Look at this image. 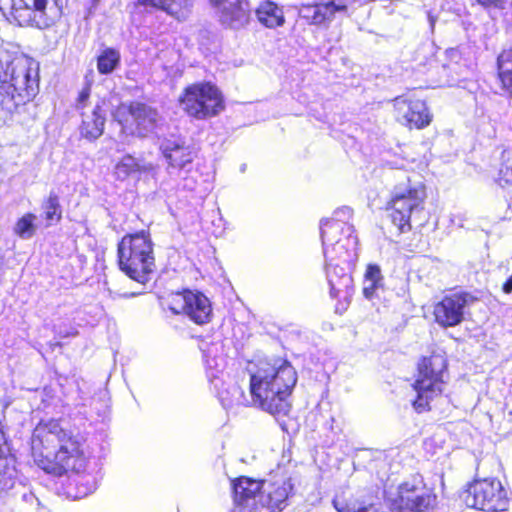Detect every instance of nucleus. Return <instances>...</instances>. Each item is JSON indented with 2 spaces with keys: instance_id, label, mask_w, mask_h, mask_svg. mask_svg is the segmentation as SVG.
<instances>
[{
  "instance_id": "f257e3e1",
  "label": "nucleus",
  "mask_w": 512,
  "mask_h": 512,
  "mask_svg": "<svg viewBox=\"0 0 512 512\" xmlns=\"http://www.w3.org/2000/svg\"><path fill=\"white\" fill-rule=\"evenodd\" d=\"M31 456L37 467L55 477L86 471V440L63 427L60 420H41L31 437Z\"/></svg>"
},
{
  "instance_id": "f03ea898",
  "label": "nucleus",
  "mask_w": 512,
  "mask_h": 512,
  "mask_svg": "<svg viewBox=\"0 0 512 512\" xmlns=\"http://www.w3.org/2000/svg\"><path fill=\"white\" fill-rule=\"evenodd\" d=\"M325 268L332 297L353 289L352 272L357 259L358 238L351 224L336 218L321 223Z\"/></svg>"
},
{
  "instance_id": "7ed1b4c3",
  "label": "nucleus",
  "mask_w": 512,
  "mask_h": 512,
  "mask_svg": "<svg viewBox=\"0 0 512 512\" xmlns=\"http://www.w3.org/2000/svg\"><path fill=\"white\" fill-rule=\"evenodd\" d=\"M297 379V372L288 360L279 357L262 359L250 375L252 400L273 416H286L292 407L290 397Z\"/></svg>"
},
{
  "instance_id": "20e7f679",
  "label": "nucleus",
  "mask_w": 512,
  "mask_h": 512,
  "mask_svg": "<svg viewBox=\"0 0 512 512\" xmlns=\"http://www.w3.org/2000/svg\"><path fill=\"white\" fill-rule=\"evenodd\" d=\"M39 64L27 55L0 61V106L9 114L31 102L39 91Z\"/></svg>"
},
{
  "instance_id": "39448f33",
  "label": "nucleus",
  "mask_w": 512,
  "mask_h": 512,
  "mask_svg": "<svg viewBox=\"0 0 512 512\" xmlns=\"http://www.w3.org/2000/svg\"><path fill=\"white\" fill-rule=\"evenodd\" d=\"M428 190L424 182L408 176L400 179L390 190L384 211L398 234L409 233L413 223L424 220Z\"/></svg>"
},
{
  "instance_id": "423d86ee",
  "label": "nucleus",
  "mask_w": 512,
  "mask_h": 512,
  "mask_svg": "<svg viewBox=\"0 0 512 512\" xmlns=\"http://www.w3.org/2000/svg\"><path fill=\"white\" fill-rule=\"evenodd\" d=\"M117 265L130 280L146 285L157 270L155 244L149 230L127 233L117 243Z\"/></svg>"
},
{
  "instance_id": "0eeeda50",
  "label": "nucleus",
  "mask_w": 512,
  "mask_h": 512,
  "mask_svg": "<svg viewBox=\"0 0 512 512\" xmlns=\"http://www.w3.org/2000/svg\"><path fill=\"white\" fill-rule=\"evenodd\" d=\"M447 374L448 359L444 352L434 350L419 358L415 379L411 385L415 391L411 406L417 414L432 411L442 398Z\"/></svg>"
},
{
  "instance_id": "6e6552de",
  "label": "nucleus",
  "mask_w": 512,
  "mask_h": 512,
  "mask_svg": "<svg viewBox=\"0 0 512 512\" xmlns=\"http://www.w3.org/2000/svg\"><path fill=\"white\" fill-rule=\"evenodd\" d=\"M183 112L190 118L206 120L225 110V98L220 88L210 81L185 86L178 97Z\"/></svg>"
},
{
  "instance_id": "1a4fd4ad",
  "label": "nucleus",
  "mask_w": 512,
  "mask_h": 512,
  "mask_svg": "<svg viewBox=\"0 0 512 512\" xmlns=\"http://www.w3.org/2000/svg\"><path fill=\"white\" fill-rule=\"evenodd\" d=\"M120 132L126 136L146 138L160 125L158 109L146 101L133 100L119 103L111 112Z\"/></svg>"
},
{
  "instance_id": "9d476101",
  "label": "nucleus",
  "mask_w": 512,
  "mask_h": 512,
  "mask_svg": "<svg viewBox=\"0 0 512 512\" xmlns=\"http://www.w3.org/2000/svg\"><path fill=\"white\" fill-rule=\"evenodd\" d=\"M460 497L466 507L484 512L507 511L510 505L508 492L496 477L472 480L466 484Z\"/></svg>"
},
{
  "instance_id": "9b49d317",
  "label": "nucleus",
  "mask_w": 512,
  "mask_h": 512,
  "mask_svg": "<svg viewBox=\"0 0 512 512\" xmlns=\"http://www.w3.org/2000/svg\"><path fill=\"white\" fill-rule=\"evenodd\" d=\"M165 305L173 315L185 316L199 326L210 323L213 318L209 298L198 290L182 289L172 292L167 296Z\"/></svg>"
},
{
  "instance_id": "f8f14e48",
  "label": "nucleus",
  "mask_w": 512,
  "mask_h": 512,
  "mask_svg": "<svg viewBox=\"0 0 512 512\" xmlns=\"http://www.w3.org/2000/svg\"><path fill=\"white\" fill-rule=\"evenodd\" d=\"M391 104L395 121L407 130H423L433 122L428 102L413 91L396 96Z\"/></svg>"
},
{
  "instance_id": "ddd939ff",
  "label": "nucleus",
  "mask_w": 512,
  "mask_h": 512,
  "mask_svg": "<svg viewBox=\"0 0 512 512\" xmlns=\"http://www.w3.org/2000/svg\"><path fill=\"white\" fill-rule=\"evenodd\" d=\"M437 506V495L424 485L410 481L402 482L395 497L391 500V509L395 512H430Z\"/></svg>"
},
{
  "instance_id": "4468645a",
  "label": "nucleus",
  "mask_w": 512,
  "mask_h": 512,
  "mask_svg": "<svg viewBox=\"0 0 512 512\" xmlns=\"http://www.w3.org/2000/svg\"><path fill=\"white\" fill-rule=\"evenodd\" d=\"M475 298L466 291H457L444 295L433 305L434 322L441 328L455 327L464 320L465 310Z\"/></svg>"
},
{
  "instance_id": "2eb2a0df",
  "label": "nucleus",
  "mask_w": 512,
  "mask_h": 512,
  "mask_svg": "<svg viewBox=\"0 0 512 512\" xmlns=\"http://www.w3.org/2000/svg\"><path fill=\"white\" fill-rule=\"evenodd\" d=\"M260 505L268 512H282L293 495L294 485L285 472H271L263 479Z\"/></svg>"
},
{
  "instance_id": "dca6fc26",
  "label": "nucleus",
  "mask_w": 512,
  "mask_h": 512,
  "mask_svg": "<svg viewBox=\"0 0 512 512\" xmlns=\"http://www.w3.org/2000/svg\"><path fill=\"white\" fill-rule=\"evenodd\" d=\"M263 481L248 476H239L231 479V493L235 507L242 512H251L257 509L256 499L261 497Z\"/></svg>"
},
{
  "instance_id": "f3484780",
  "label": "nucleus",
  "mask_w": 512,
  "mask_h": 512,
  "mask_svg": "<svg viewBox=\"0 0 512 512\" xmlns=\"http://www.w3.org/2000/svg\"><path fill=\"white\" fill-rule=\"evenodd\" d=\"M348 6L346 4H336L334 0L326 2H315L301 4L299 16L308 25L323 26L330 23L336 13H346Z\"/></svg>"
},
{
  "instance_id": "a211bd4d",
  "label": "nucleus",
  "mask_w": 512,
  "mask_h": 512,
  "mask_svg": "<svg viewBox=\"0 0 512 512\" xmlns=\"http://www.w3.org/2000/svg\"><path fill=\"white\" fill-rule=\"evenodd\" d=\"M160 150L169 167L177 170L191 164L197 157V150L180 138L166 139Z\"/></svg>"
},
{
  "instance_id": "6ab92c4d",
  "label": "nucleus",
  "mask_w": 512,
  "mask_h": 512,
  "mask_svg": "<svg viewBox=\"0 0 512 512\" xmlns=\"http://www.w3.org/2000/svg\"><path fill=\"white\" fill-rule=\"evenodd\" d=\"M251 7L249 0H230L218 11V20L222 26L239 29L249 23Z\"/></svg>"
},
{
  "instance_id": "aec40b11",
  "label": "nucleus",
  "mask_w": 512,
  "mask_h": 512,
  "mask_svg": "<svg viewBox=\"0 0 512 512\" xmlns=\"http://www.w3.org/2000/svg\"><path fill=\"white\" fill-rule=\"evenodd\" d=\"M192 6L193 0H134L132 2L133 11L150 7L161 10L178 20L185 18Z\"/></svg>"
},
{
  "instance_id": "412c9836",
  "label": "nucleus",
  "mask_w": 512,
  "mask_h": 512,
  "mask_svg": "<svg viewBox=\"0 0 512 512\" xmlns=\"http://www.w3.org/2000/svg\"><path fill=\"white\" fill-rule=\"evenodd\" d=\"M106 107V99H102L96 103L92 110V116L82 121V124L80 126V134L82 137L92 141L96 140L103 134L105 126Z\"/></svg>"
},
{
  "instance_id": "4be33fe9",
  "label": "nucleus",
  "mask_w": 512,
  "mask_h": 512,
  "mask_svg": "<svg viewBox=\"0 0 512 512\" xmlns=\"http://www.w3.org/2000/svg\"><path fill=\"white\" fill-rule=\"evenodd\" d=\"M255 15L258 22L268 29H276L285 24L283 9L271 0L261 1L255 9Z\"/></svg>"
},
{
  "instance_id": "5701e85b",
  "label": "nucleus",
  "mask_w": 512,
  "mask_h": 512,
  "mask_svg": "<svg viewBox=\"0 0 512 512\" xmlns=\"http://www.w3.org/2000/svg\"><path fill=\"white\" fill-rule=\"evenodd\" d=\"M41 218L45 227H50L61 222L63 218V209L60 197L54 191H51L41 203Z\"/></svg>"
},
{
  "instance_id": "b1692460",
  "label": "nucleus",
  "mask_w": 512,
  "mask_h": 512,
  "mask_svg": "<svg viewBox=\"0 0 512 512\" xmlns=\"http://www.w3.org/2000/svg\"><path fill=\"white\" fill-rule=\"evenodd\" d=\"M498 76L503 89L512 95V46L504 49L497 58Z\"/></svg>"
},
{
  "instance_id": "393cba45",
  "label": "nucleus",
  "mask_w": 512,
  "mask_h": 512,
  "mask_svg": "<svg viewBox=\"0 0 512 512\" xmlns=\"http://www.w3.org/2000/svg\"><path fill=\"white\" fill-rule=\"evenodd\" d=\"M383 276L380 267L377 264H368L364 273V286L362 293L364 297L371 300L376 292L383 286Z\"/></svg>"
},
{
  "instance_id": "a878e982",
  "label": "nucleus",
  "mask_w": 512,
  "mask_h": 512,
  "mask_svg": "<svg viewBox=\"0 0 512 512\" xmlns=\"http://www.w3.org/2000/svg\"><path fill=\"white\" fill-rule=\"evenodd\" d=\"M121 54L112 47L103 49L96 57L97 70L101 75L111 74L120 66Z\"/></svg>"
},
{
  "instance_id": "bb28decb",
  "label": "nucleus",
  "mask_w": 512,
  "mask_h": 512,
  "mask_svg": "<svg viewBox=\"0 0 512 512\" xmlns=\"http://www.w3.org/2000/svg\"><path fill=\"white\" fill-rule=\"evenodd\" d=\"M137 159L130 155H123L114 166V177L116 180L124 181L129 178L132 174L140 173L145 171Z\"/></svg>"
},
{
  "instance_id": "cd10ccee",
  "label": "nucleus",
  "mask_w": 512,
  "mask_h": 512,
  "mask_svg": "<svg viewBox=\"0 0 512 512\" xmlns=\"http://www.w3.org/2000/svg\"><path fill=\"white\" fill-rule=\"evenodd\" d=\"M333 506L337 512H379L373 505H363L352 495L336 496L333 499Z\"/></svg>"
},
{
  "instance_id": "c85d7f7f",
  "label": "nucleus",
  "mask_w": 512,
  "mask_h": 512,
  "mask_svg": "<svg viewBox=\"0 0 512 512\" xmlns=\"http://www.w3.org/2000/svg\"><path fill=\"white\" fill-rule=\"evenodd\" d=\"M35 221L36 215L34 213H24L16 220L13 226V233L21 239L32 238L35 235L37 229Z\"/></svg>"
},
{
  "instance_id": "c756f323",
  "label": "nucleus",
  "mask_w": 512,
  "mask_h": 512,
  "mask_svg": "<svg viewBox=\"0 0 512 512\" xmlns=\"http://www.w3.org/2000/svg\"><path fill=\"white\" fill-rule=\"evenodd\" d=\"M92 83L87 81L75 100V106L77 109H84L87 106L89 98L91 96Z\"/></svg>"
},
{
  "instance_id": "7c9ffc66",
  "label": "nucleus",
  "mask_w": 512,
  "mask_h": 512,
  "mask_svg": "<svg viewBox=\"0 0 512 512\" xmlns=\"http://www.w3.org/2000/svg\"><path fill=\"white\" fill-rule=\"evenodd\" d=\"M473 4H477L484 9L503 10L506 8L508 0H471Z\"/></svg>"
},
{
  "instance_id": "2f4dec72",
  "label": "nucleus",
  "mask_w": 512,
  "mask_h": 512,
  "mask_svg": "<svg viewBox=\"0 0 512 512\" xmlns=\"http://www.w3.org/2000/svg\"><path fill=\"white\" fill-rule=\"evenodd\" d=\"M498 183L501 186L512 184V167L502 165L499 172Z\"/></svg>"
},
{
  "instance_id": "473e14b6",
  "label": "nucleus",
  "mask_w": 512,
  "mask_h": 512,
  "mask_svg": "<svg viewBox=\"0 0 512 512\" xmlns=\"http://www.w3.org/2000/svg\"><path fill=\"white\" fill-rule=\"evenodd\" d=\"M47 6L48 0H32L31 4L27 7L40 17H43L46 15Z\"/></svg>"
},
{
  "instance_id": "72a5a7b5",
  "label": "nucleus",
  "mask_w": 512,
  "mask_h": 512,
  "mask_svg": "<svg viewBox=\"0 0 512 512\" xmlns=\"http://www.w3.org/2000/svg\"><path fill=\"white\" fill-rule=\"evenodd\" d=\"M502 291L505 294H510L512 292V275L507 278V280L502 284Z\"/></svg>"
},
{
  "instance_id": "f704fd0d",
  "label": "nucleus",
  "mask_w": 512,
  "mask_h": 512,
  "mask_svg": "<svg viewBox=\"0 0 512 512\" xmlns=\"http://www.w3.org/2000/svg\"><path fill=\"white\" fill-rule=\"evenodd\" d=\"M209 3L217 8L218 10L221 9L227 2H229L230 0H208Z\"/></svg>"
},
{
  "instance_id": "c9c22d12",
  "label": "nucleus",
  "mask_w": 512,
  "mask_h": 512,
  "mask_svg": "<svg viewBox=\"0 0 512 512\" xmlns=\"http://www.w3.org/2000/svg\"><path fill=\"white\" fill-rule=\"evenodd\" d=\"M77 335H78V331L76 329H73L70 332H67V333L61 335V337H69V336L75 337Z\"/></svg>"
},
{
  "instance_id": "e433bc0d",
  "label": "nucleus",
  "mask_w": 512,
  "mask_h": 512,
  "mask_svg": "<svg viewBox=\"0 0 512 512\" xmlns=\"http://www.w3.org/2000/svg\"><path fill=\"white\" fill-rule=\"evenodd\" d=\"M510 418L507 419L508 422H510V425L508 426V432H512V412L509 413Z\"/></svg>"
},
{
  "instance_id": "4c0bfd02",
  "label": "nucleus",
  "mask_w": 512,
  "mask_h": 512,
  "mask_svg": "<svg viewBox=\"0 0 512 512\" xmlns=\"http://www.w3.org/2000/svg\"><path fill=\"white\" fill-rule=\"evenodd\" d=\"M91 1H92L93 5H97L100 2V0H91Z\"/></svg>"
}]
</instances>
